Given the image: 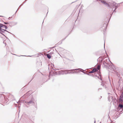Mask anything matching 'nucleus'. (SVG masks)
<instances>
[{
  "label": "nucleus",
  "instance_id": "40",
  "mask_svg": "<svg viewBox=\"0 0 123 123\" xmlns=\"http://www.w3.org/2000/svg\"><path fill=\"white\" fill-rule=\"evenodd\" d=\"M105 42L104 43V48H105Z\"/></svg>",
  "mask_w": 123,
  "mask_h": 123
},
{
  "label": "nucleus",
  "instance_id": "52",
  "mask_svg": "<svg viewBox=\"0 0 123 123\" xmlns=\"http://www.w3.org/2000/svg\"><path fill=\"white\" fill-rule=\"evenodd\" d=\"M54 47H53V48H54Z\"/></svg>",
  "mask_w": 123,
  "mask_h": 123
},
{
  "label": "nucleus",
  "instance_id": "9",
  "mask_svg": "<svg viewBox=\"0 0 123 123\" xmlns=\"http://www.w3.org/2000/svg\"><path fill=\"white\" fill-rule=\"evenodd\" d=\"M105 60L103 61V62H105L107 63H109V61L111 62L110 61L109 59H108V58H107L106 57H105V58L104 59Z\"/></svg>",
  "mask_w": 123,
  "mask_h": 123
},
{
  "label": "nucleus",
  "instance_id": "31",
  "mask_svg": "<svg viewBox=\"0 0 123 123\" xmlns=\"http://www.w3.org/2000/svg\"><path fill=\"white\" fill-rule=\"evenodd\" d=\"M65 72V74H69V72Z\"/></svg>",
  "mask_w": 123,
  "mask_h": 123
},
{
  "label": "nucleus",
  "instance_id": "21",
  "mask_svg": "<svg viewBox=\"0 0 123 123\" xmlns=\"http://www.w3.org/2000/svg\"><path fill=\"white\" fill-rule=\"evenodd\" d=\"M119 6V5H118L117 6H114L115 8V9H117V8Z\"/></svg>",
  "mask_w": 123,
  "mask_h": 123
},
{
  "label": "nucleus",
  "instance_id": "6",
  "mask_svg": "<svg viewBox=\"0 0 123 123\" xmlns=\"http://www.w3.org/2000/svg\"><path fill=\"white\" fill-rule=\"evenodd\" d=\"M101 2L103 3L104 5L106 6L107 7H109L110 8L111 7L107 3H106L105 1H101Z\"/></svg>",
  "mask_w": 123,
  "mask_h": 123
},
{
  "label": "nucleus",
  "instance_id": "33",
  "mask_svg": "<svg viewBox=\"0 0 123 123\" xmlns=\"http://www.w3.org/2000/svg\"><path fill=\"white\" fill-rule=\"evenodd\" d=\"M116 4V3H114L113 4V6H115V5Z\"/></svg>",
  "mask_w": 123,
  "mask_h": 123
},
{
  "label": "nucleus",
  "instance_id": "23",
  "mask_svg": "<svg viewBox=\"0 0 123 123\" xmlns=\"http://www.w3.org/2000/svg\"><path fill=\"white\" fill-rule=\"evenodd\" d=\"M106 22H105L104 23H103V25H102V26H105V24L108 25V24L107 23V24H106Z\"/></svg>",
  "mask_w": 123,
  "mask_h": 123
},
{
  "label": "nucleus",
  "instance_id": "13",
  "mask_svg": "<svg viewBox=\"0 0 123 123\" xmlns=\"http://www.w3.org/2000/svg\"><path fill=\"white\" fill-rule=\"evenodd\" d=\"M105 57H100L99 58V61H100L101 62H102V61H103L105 60Z\"/></svg>",
  "mask_w": 123,
  "mask_h": 123
},
{
  "label": "nucleus",
  "instance_id": "51",
  "mask_svg": "<svg viewBox=\"0 0 123 123\" xmlns=\"http://www.w3.org/2000/svg\"><path fill=\"white\" fill-rule=\"evenodd\" d=\"M47 13L46 16L47 15Z\"/></svg>",
  "mask_w": 123,
  "mask_h": 123
},
{
  "label": "nucleus",
  "instance_id": "12",
  "mask_svg": "<svg viewBox=\"0 0 123 123\" xmlns=\"http://www.w3.org/2000/svg\"><path fill=\"white\" fill-rule=\"evenodd\" d=\"M123 107V105L121 104H119L117 107L118 109L119 110L121 109Z\"/></svg>",
  "mask_w": 123,
  "mask_h": 123
},
{
  "label": "nucleus",
  "instance_id": "11",
  "mask_svg": "<svg viewBox=\"0 0 123 123\" xmlns=\"http://www.w3.org/2000/svg\"><path fill=\"white\" fill-rule=\"evenodd\" d=\"M27 102V104L29 105L31 104H33L34 103V102L32 100H30L29 102Z\"/></svg>",
  "mask_w": 123,
  "mask_h": 123
},
{
  "label": "nucleus",
  "instance_id": "55",
  "mask_svg": "<svg viewBox=\"0 0 123 123\" xmlns=\"http://www.w3.org/2000/svg\"><path fill=\"white\" fill-rule=\"evenodd\" d=\"M25 103H26V102H25ZM27 103V102H26V104Z\"/></svg>",
  "mask_w": 123,
  "mask_h": 123
},
{
  "label": "nucleus",
  "instance_id": "36",
  "mask_svg": "<svg viewBox=\"0 0 123 123\" xmlns=\"http://www.w3.org/2000/svg\"><path fill=\"white\" fill-rule=\"evenodd\" d=\"M26 56L23 55H21L20 56Z\"/></svg>",
  "mask_w": 123,
  "mask_h": 123
},
{
  "label": "nucleus",
  "instance_id": "15",
  "mask_svg": "<svg viewBox=\"0 0 123 123\" xmlns=\"http://www.w3.org/2000/svg\"><path fill=\"white\" fill-rule=\"evenodd\" d=\"M3 25L2 24L0 23V28H4V27L5 26L4 25Z\"/></svg>",
  "mask_w": 123,
  "mask_h": 123
},
{
  "label": "nucleus",
  "instance_id": "48",
  "mask_svg": "<svg viewBox=\"0 0 123 123\" xmlns=\"http://www.w3.org/2000/svg\"><path fill=\"white\" fill-rule=\"evenodd\" d=\"M112 9H113V8H112Z\"/></svg>",
  "mask_w": 123,
  "mask_h": 123
},
{
  "label": "nucleus",
  "instance_id": "29",
  "mask_svg": "<svg viewBox=\"0 0 123 123\" xmlns=\"http://www.w3.org/2000/svg\"><path fill=\"white\" fill-rule=\"evenodd\" d=\"M23 5V4H22V5H20L19 6V7H18V9H17V11H16V12H15V13H16V12H17V11L18 10V9H19V8H20V7H21V5Z\"/></svg>",
  "mask_w": 123,
  "mask_h": 123
},
{
  "label": "nucleus",
  "instance_id": "30",
  "mask_svg": "<svg viewBox=\"0 0 123 123\" xmlns=\"http://www.w3.org/2000/svg\"><path fill=\"white\" fill-rule=\"evenodd\" d=\"M34 77H33H33L31 79V80L30 81H29L28 83V84H29L30 83V82L34 78Z\"/></svg>",
  "mask_w": 123,
  "mask_h": 123
},
{
  "label": "nucleus",
  "instance_id": "3",
  "mask_svg": "<svg viewBox=\"0 0 123 123\" xmlns=\"http://www.w3.org/2000/svg\"><path fill=\"white\" fill-rule=\"evenodd\" d=\"M102 66L103 67L106 69L109 68V67H110V65H109V63H106L105 62H103Z\"/></svg>",
  "mask_w": 123,
  "mask_h": 123
},
{
  "label": "nucleus",
  "instance_id": "26",
  "mask_svg": "<svg viewBox=\"0 0 123 123\" xmlns=\"http://www.w3.org/2000/svg\"><path fill=\"white\" fill-rule=\"evenodd\" d=\"M87 75H89L92 76V77H93V76H94V75H93V74H89V73H88V74H87Z\"/></svg>",
  "mask_w": 123,
  "mask_h": 123
},
{
  "label": "nucleus",
  "instance_id": "1",
  "mask_svg": "<svg viewBox=\"0 0 123 123\" xmlns=\"http://www.w3.org/2000/svg\"><path fill=\"white\" fill-rule=\"evenodd\" d=\"M8 101V98H6V100L5 97L3 94H0V101H1L4 104L7 105L8 104L7 102Z\"/></svg>",
  "mask_w": 123,
  "mask_h": 123
},
{
  "label": "nucleus",
  "instance_id": "42",
  "mask_svg": "<svg viewBox=\"0 0 123 123\" xmlns=\"http://www.w3.org/2000/svg\"><path fill=\"white\" fill-rule=\"evenodd\" d=\"M110 97L111 98V99H112V97Z\"/></svg>",
  "mask_w": 123,
  "mask_h": 123
},
{
  "label": "nucleus",
  "instance_id": "34",
  "mask_svg": "<svg viewBox=\"0 0 123 123\" xmlns=\"http://www.w3.org/2000/svg\"><path fill=\"white\" fill-rule=\"evenodd\" d=\"M97 1H102V0H97Z\"/></svg>",
  "mask_w": 123,
  "mask_h": 123
},
{
  "label": "nucleus",
  "instance_id": "41",
  "mask_svg": "<svg viewBox=\"0 0 123 123\" xmlns=\"http://www.w3.org/2000/svg\"><path fill=\"white\" fill-rule=\"evenodd\" d=\"M12 54L14 55H16V54Z\"/></svg>",
  "mask_w": 123,
  "mask_h": 123
},
{
  "label": "nucleus",
  "instance_id": "17",
  "mask_svg": "<svg viewBox=\"0 0 123 123\" xmlns=\"http://www.w3.org/2000/svg\"><path fill=\"white\" fill-rule=\"evenodd\" d=\"M93 70L94 71V72L98 71V70L97 68H93Z\"/></svg>",
  "mask_w": 123,
  "mask_h": 123
},
{
  "label": "nucleus",
  "instance_id": "44",
  "mask_svg": "<svg viewBox=\"0 0 123 123\" xmlns=\"http://www.w3.org/2000/svg\"><path fill=\"white\" fill-rule=\"evenodd\" d=\"M101 89H101H100V88L98 90H99V89Z\"/></svg>",
  "mask_w": 123,
  "mask_h": 123
},
{
  "label": "nucleus",
  "instance_id": "14",
  "mask_svg": "<svg viewBox=\"0 0 123 123\" xmlns=\"http://www.w3.org/2000/svg\"><path fill=\"white\" fill-rule=\"evenodd\" d=\"M110 67H111V69H112L113 71H114V70H115L116 69V68L113 65L110 66Z\"/></svg>",
  "mask_w": 123,
  "mask_h": 123
},
{
  "label": "nucleus",
  "instance_id": "10",
  "mask_svg": "<svg viewBox=\"0 0 123 123\" xmlns=\"http://www.w3.org/2000/svg\"><path fill=\"white\" fill-rule=\"evenodd\" d=\"M101 85H102L103 87H105V88H106L107 87V86L105 82L102 81L101 82Z\"/></svg>",
  "mask_w": 123,
  "mask_h": 123
},
{
  "label": "nucleus",
  "instance_id": "5",
  "mask_svg": "<svg viewBox=\"0 0 123 123\" xmlns=\"http://www.w3.org/2000/svg\"><path fill=\"white\" fill-rule=\"evenodd\" d=\"M17 24V23L15 22H10V24L9 25V26L12 27L14 25H16Z\"/></svg>",
  "mask_w": 123,
  "mask_h": 123
},
{
  "label": "nucleus",
  "instance_id": "50",
  "mask_svg": "<svg viewBox=\"0 0 123 123\" xmlns=\"http://www.w3.org/2000/svg\"><path fill=\"white\" fill-rule=\"evenodd\" d=\"M25 3V2H24V3H23V4H24Z\"/></svg>",
  "mask_w": 123,
  "mask_h": 123
},
{
  "label": "nucleus",
  "instance_id": "46",
  "mask_svg": "<svg viewBox=\"0 0 123 123\" xmlns=\"http://www.w3.org/2000/svg\"><path fill=\"white\" fill-rule=\"evenodd\" d=\"M35 107H36V108H37V106H35Z\"/></svg>",
  "mask_w": 123,
  "mask_h": 123
},
{
  "label": "nucleus",
  "instance_id": "45",
  "mask_svg": "<svg viewBox=\"0 0 123 123\" xmlns=\"http://www.w3.org/2000/svg\"><path fill=\"white\" fill-rule=\"evenodd\" d=\"M0 17H3V16H0Z\"/></svg>",
  "mask_w": 123,
  "mask_h": 123
},
{
  "label": "nucleus",
  "instance_id": "7",
  "mask_svg": "<svg viewBox=\"0 0 123 123\" xmlns=\"http://www.w3.org/2000/svg\"><path fill=\"white\" fill-rule=\"evenodd\" d=\"M105 26H102V27L101 28V30H103L104 31H106L107 28V25L105 24Z\"/></svg>",
  "mask_w": 123,
  "mask_h": 123
},
{
  "label": "nucleus",
  "instance_id": "24",
  "mask_svg": "<svg viewBox=\"0 0 123 123\" xmlns=\"http://www.w3.org/2000/svg\"><path fill=\"white\" fill-rule=\"evenodd\" d=\"M95 76L97 77H98V79H99L100 80H102V78H101V76H100V78H99V77H98V76H96V75H95Z\"/></svg>",
  "mask_w": 123,
  "mask_h": 123
},
{
  "label": "nucleus",
  "instance_id": "20",
  "mask_svg": "<svg viewBox=\"0 0 123 123\" xmlns=\"http://www.w3.org/2000/svg\"><path fill=\"white\" fill-rule=\"evenodd\" d=\"M4 26H5L4 27V28L5 29H6L7 28H8L7 26L8 27H9V25H4Z\"/></svg>",
  "mask_w": 123,
  "mask_h": 123
},
{
  "label": "nucleus",
  "instance_id": "18",
  "mask_svg": "<svg viewBox=\"0 0 123 123\" xmlns=\"http://www.w3.org/2000/svg\"><path fill=\"white\" fill-rule=\"evenodd\" d=\"M81 69V70L79 71H80V72H82L84 74H86L87 75V74H88V73H86L85 72H83L82 71V70H83L84 71H85V70H83V69Z\"/></svg>",
  "mask_w": 123,
  "mask_h": 123
},
{
  "label": "nucleus",
  "instance_id": "8",
  "mask_svg": "<svg viewBox=\"0 0 123 123\" xmlns=\"http://www.w3.org/2000/svg\"><path fill=\"white\" fill-rule=\"evenodd\" d=\"M79 70V68L75 69H74L69 70H70V71H70V72H69V74H74V73L76 72L75 71V70Z\"/></svg>",
  "mask_w": 123,
  "mask_h": 123
},
{
  "label": "nucleus",
  "instance_id": "38",
  "mask_svg": "<svg viewBox=\"0 0 123 123\" xmlns=\"http://www.w3.org/2000/svg\"><path fill=\"white\" fill-rule=\"evenodd\" d=\"M28 56V57H29H29H31V56L28 55V56Z\"/></svg>",
  "mask_w": 123,
  "mask_h": 123
},
{
  "label": "nucleus",
  "instance_id": "2",
  "mask_svg": "<svg viewBox=\"0 0 123 123\" xmlns=\"http://www.w3.org/2000/svg\"><path fill=\"white\" fill-rule=\"evenodd\" d=\"M6 32L12 34L11 32L7 31L6 30L0 28V33L5 36L6 37L5 35L6 34Z\"/></svg>",
  "mask_w": 123,
  "mask_h": 123
},
{
  "label": "nucleus",
  "instance_id": "43",
  "mask_svg": "<svg viewBox=\"0 0 123 123\" xmlns=\"http://www.w3.org/2000/svg\"><path fill=\"white\" fill-rule=\"evenodd\" d=\"M67 37V36L66 37H65V38H64L63 40L65 39L66 38V37Z\"/></svg>",
  "mask_w": 123,
  "mask_h": 123
},
{
  "label": "nucleus",
  "instance_id": "28",
  "mask_svg": "<svg viewBox=\"0 0 123 123\" xmlns=\"http://www.w3.org/2000/svg\"><path fill=\"white\" fill-rule=\"evenodd\" d=\"M116 9H115H115L114 10L112 14L111 15V16H112V15L113 13V12H116Z\"/></svg>",
  "mask_w": 123,
  "mask_h": 123
},
{
  "label": "nucleus",
  "instance_id": "32",
  "mask_svg": "<svg viewBox=\"0 0 123 123\" xmlns=\"http://www.w3.org/2000/svg\"><path fill=\"white\" fill-rule=\"evenodd\" d=\"M120 98H123V95L121 94L120 96Z\"/></svg>",
  "mask_w": 123,
  "mask_h": 123
},
{
  "label": "nucleus",
  "instance_id": "54",
  "mask_svg": "<svg viewBox=\"0 0 123 123\" xmlns=\"http://www.w3.org/2000/svg\"><path fill=\"white\" fill-rule=\"evenodd\" d=\"M99 76H100V77L101 76L100 75H99Z\"/></svg>",
  "mask_w": 123,
  "mask_h": 123
},
{
  "label": "nucleus",
  "instance_id": "56",
  "mask_svg": "<svg viewBox=\"0 0 123 123\" xmlns=\"http://www.w3.org/2000/svg\"><path fill=\"white\" fill-rule=\"evenodd\" d=\"M27 0H25V1H26Z\"/></svg>",
  "mask_w": 123,
  "mask_h": 123
},
{
  "label": "nucleus",
  "instance_id": "39",
  "mask_svg": "<svg viewBox=\"0 0 123 123\" xmlns=\"http://www.w3.org/2000/svg\"><path fill=\"white\" fill-rule=\"evenodd\" d=\"M10 17H9L8 18V19H9V20L10 19Z\"/></svg>",
  "mask_w": 123,
  "mask_h": 123
},
{
  "label": "nucleus",
  "instance_id": "22",
  "mask_svg": "<svg viewBox=\"0 0 123 123\" xmlns=\"http://www.w3.org/2000/svg\"><path fill=\"white\" fill-rule=\"evenodd\" d=\"M119 100L121 102H123V98H120L119 99Z\"/></svg>",
  "mask_w": 123,
  "mask_h": 123
},
{
  "label": "nucleus",
  "instance_id": "27",
  "mask_svg": "<svg viewBox=\"0 0 123 123\" xmlns=\"http://www.w3.org/2000/svg\"><path fill=\"white\" fill-rule=\"evenodd\" d=\"M93 73H94V71H93V70L91 71H90L89 72V73L91 74Z\"/></svg>",
  "mask_w": 123,
  "mask_h": 123
},
{
  "label": "nucleus",
  "instance_id": "19",
  "mask_svg": "<svg viewBox=\"0 0 123 123\" xmlns=\"http://www.w3.org/2000/svg\"><path fill=\"white\" fill-rule=\"evenodd\" d=\"M101 66V65H98L97 66V68L98 70H99L100 69V67Z\"/></svg>",
  "mask_w": 123,
  "mask_h": 123
},
{
  "label": "nucleus",
  "instance_id": "35",
  "mask_svg": "<svg viewBox=\"0 0 123 123\" xmlns=\"http://www.w3.org/2000/svg\"><path fill=\"white\" fill-rule=\"evenodd\" d=\"M123 3V2H121V3H118V4H118H118H120L122 3Z\"/></svg>",
  "mask_w": 123,
  "mask_h": 123
},
{
  "label": "nucleus",
  "instance_id": "4",
  "mask_svg": "<svg viewBox=\"0 0 123 123\" xmlns=\"http://www.w3.org/2000/svg\"><path fill=\"white\" fill-rule=\"evenodd\" d=\"M70 70H61L60 71H58V73L59 75L62 74L63 75L65 74V72H68Z\"/></svg>",
  "mask_w": 123,
  "mask_h": 123
},
{
  "label": "nucleus",
  "instance_id": "49",
  "mask_svg": "<svg viewBox=\"0 0 123 123\" xmlns=\"http://www.w3.org/2000/svg\"><path fill=\"white\" fill-rule=\"evenodd\" d=\"M57 69L59 70V69Z\"/></svg>",
  "mask_w": 123,
  "mask_h": 123
},
{
  "label": "nucleus",
  "instance_id": "16",
  "mask_svg": "<svg viewBox=\"0 0 123 123\" xmlns=\"http://www.w3.org/2000/svg\"><path fill=\"white\" fill-rule=\"evenodd\" d=\"M46 56L49 59H50L51 57V56L49 54H47Z\"/></svg>",
  "mask_w": 123,
  "mask_h": 123
},
{
  "label": "nucleus",
  "instance_id": "47",
  "mask_svg": "<svg viewBox=\"0 0 123 123\" xmlns=\"http://www.w3.org/2000/svg\"><path fill=\"white\" fill-rule=\"evenodd\" d=\"M109 20H110V19L109 20V21H108V22H109Z\"/></svg>",
  "mask_w": 123,
  "mask_h": 123
},
{
  "label": "nucleus",
  "instance_id": "25",
  "mask_svg": "<svg viewBox=\"0 0 123 123\" xmlns=\"http://www.w3.org/2000/svg\"><path fill=\"white\" fill-rule=\"evenodd\" d=\"M4 23L6 25H7V24H10V22H4Z\"/></svg>",
  "mask_w": 123,
  "mask_h": 123
},
{
  "label": "nucleus",
  "instance_id": "37",
  "mask_svg": "<svg viewBox=\"0 0 123 123\" xmlns=\"http://www.w3.org/2000/svg\"><path fill=\"white\" fill-rule=\"evenodd\" d=\"M121 94L123 95V91L122 92V94Z\"/></svg>",
  "mask_w": 123,
  "mask_h": 123
},
{
  "label": "nucleus",
  "instance_id": "53",
  "mask_svg": "<svg viewBox=\"0 0 123 123\" xmlns=\"http://www.w3.org/2000/svg\"><path fill=\"white\" fill-rule=\"evenodd\" d=\"M99 76H100V77L101 76L100 75H99Z\"/></svg>",
  "mask_w": 123,
  "mask_h": 123
}]
</instances>
